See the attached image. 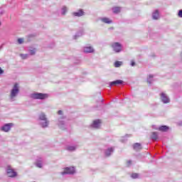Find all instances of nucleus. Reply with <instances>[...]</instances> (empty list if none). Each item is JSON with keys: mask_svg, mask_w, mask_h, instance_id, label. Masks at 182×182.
Segmentation results:
<instances>
[{"mask_svg": "<svg viewBox=\"0 0 182 182\" xmlns=\"http://www.w3.org/2000/svg\"><path fill=\"white\" fill-rule=\"evenodd\" d=\"M153 19H159L160 18V15L159 14V11H155V12L152 14Z\"/></svg>", "mask_w": 182, "mask_h": 182, "instance_id": "ddd939ff", "label": "nucleus"}, {"mask_svg": "<svg viewBox=\"0 0 182 182\" xmlns=\"http://www.w3.org/2000/svg\"><path fill=\"white\" fill-rule=\"evenodd\" d=\"M29 53L31 55H35L36 53V49L34 48V49L29 50Z\"/></svg>", "mask_w": 182, "mask_h": 182, "instance_id": "5701e85b", "label": "nucleus"}, {"mask_svg": "<svg viewBox=\"0 0 182 182\" xmlns=\"http://www.w3.org/2000/svg\"><path fill=\"white\" fill-rule=\"evenodd\" d=\"M18 43H19L20 45L23 43V38H18Z\"/></svg>", "mask_w": 182, "mask_h": 182, "instance_id": "cd10ccee", "label": "nucleus"}, {"mask_svg": "<svg viewBox=\"0 0 182 182\" xmlns=\"http://www.w3.org/2000/svg\"><path fill=\"white\" fill-rule=\"evenodd\" d=\"M151 139L152 140H156V139H158L157 134L155 132H153L151 135Z\"/></svg>", "mask_w": 182, "mask_h": 182, "instance_id": "412c9836", "label": "nucleus"}, {"mask_svg": "<svg viewBox=\"0 0 182 182\" xmlns=\"http://www.w3.org/2000/svg\"><path fill=\"white\" fill-rule=\"evenodd\" d=\"M83 52L85 53H92L95 52V50L93 49V48H92V46H86V47H84Z\"/></svg>", "mask_w": 182, "mask_h": 182, "instance_id": "9d476101", "label": "nucleus"}, {"mask_svg": "<svg viewBox=\"0 0 182 182\" xmlns=\"http://www.w3.org/2000/svg\"><path fill=\"white\" fill-rule=\"evenodd\" d=\"M20 56L23 59H28L29 58V55L28 54H20Z\"/></svg>", "mask_w": 182, "mask_h": 182, "instance_id": "4be33fe9", "label": "nucleus"}, {"mask_svg": "<svg viewBox=\"0 0 182 182\" xmlns=\"http://www.w3.org/2000/svg\"><path fill=\"white\" fill-rule=\"evenodd\" d=\"M48 97L49 95H48V94H43L39 92H36L31 95L32 99H40L41 100L48 99Z\"/></svg>", "mask_w": 182, "mask_h": 182, "instance_id": "7ed1b4c3", "label": "nucleus"}, {"mask_svg": "<svg viewBox=\"0 0 182 182\" xmlns=\"http://www.w3.org/2000/svg\"><path fill=\"white\" fill-rule=\"evenodd\" d=\"M12 126H14V124H12V123L6 124L4 126H3L1 128V130L2 132H9V130H11V127H12Z\"/></svg>", "mask_w": 182, "mask_h": 182, "instance_id": "0eeeda50", "label": "nucleus"}, {"mask_svg": "<svg viewBox=\"0 0 182 182\" xmlns=\"http://www.w3.org/2000/svg\"><path fill=\"white\" fill-rule=\"evenodd\" d=\"M127 163H128V166H130V164L132 163V161H129Z\"/></svg>", "mask_w": 182, "mask_h": 182, "instance_id": "473e14b6", "label": "nucleus"}, {"mask_svg": "<svg viewBox=\"0 0 182 182\" xmlns=\"http://www.w3.org/2000/svg\"><path fill=\"white\" fill-rule=\"evenodd\" d=\"M4 73V70H2L1 68H0V75H2Z\"/></svg>", "mask_w": 182, "mask_h": 182, "instance_id": "7c9ffc66", "label": "nucleus"}, {"mask_svg": "<svg viewBox=\"0 0 182 182\" xmlns=\"http://www.w3.org/2000/svg\"><path fill=\"white\" fill-rule=\"evenodd\" d=\"M102 22H105V23H112V20L107 18H102Z\"/></svg>", "mask_w": 182, "mask_h": 182, "instance_id": "a211bd4d", "label": "nucleus"}, {"mask_svg": "<svg viewBox=\"0 0 182 182\" xmlns=\"http://www.w3.org/2000/svg\"><path fill=\"white\" fill-rule=\"evenodd\" d=\"M36 166H37V167H39V168H41L42 167V162H37L36 164Z\"/></svg>", "mask_w": 182, "mask_h": 182, "instance_id": "bb28decb", "label": "nucleus"}, {"mask_svg": "<svg viewBox=\"0 0 182 182\" xmlns=\"http://www.w3.org/2000/svg\"><path fill=\"white\" fill-rule=\"evenodd\" d=\"M74 16H83L85 15V12H83V10H80L77 12L73 13Z\"/></svg>", "mask_w": 182, "mask_h": 182, "instance_id": "f8f14e48", "label": "nucleus"}, {"mask_svg": "<svg viewBox=\"0 0 182 182\" xmlns=\"http://www.w3.org/2000/svg\"><path fill=\"white\" fill-rule=\"evenodd\" d=\"M123 83V80H117L110 82V86H117L119 85H122Z\"/></svg>", "mask_w": 182, "mask_h": 182, "instance_id": "9b49d317", "label": "nucleus"}, {"mask_svg": "<svg viewBox=\"0 0 182 182\" xmlns=\"http://www.w3.org/2000/svg\"><path fill=\"white\" fill-rule=\"evenodd\" d=\"M112 153H113V149L112 148L108 149L106 152H105V155L106 156H110V154H112Z\"/></svg>", "mask_w": 182, "mask_h": 182, "instance_id": "6ab92c4d", "label": "nucleus"}, {"mask_svg": "<svg viewBox=\"0 0 182 182\" xmlns=\"http://www.w3.org/2000/svg\"><path fill=\"white\" fill-rule=\"evenodd\" d=\"M122 61H117L114 63V66L115 68H120V66H122Z\"/></svg>", "mask_w": 182, "mask_h": 182, "instance_id": "aec40b11", "label": "nucleus"}, {"mask_svg": "<svg viewBox=\"0 0 182 182\" xmlns=\"http://www.w3.org/2000/svg\"><path fill=\"white\" fill-rule=\"evenodd\" d=\"M121 11L120 7H114L112 9V11L114 12V14H119Z\"/></svg>", "mask_w": 182, "mask_h": 182, "instance_id": "f3484780", "label": "nucleus"}, {"mask_svg": "<svg viewBox=\"0 0 182 182\" xmlns=\"http://www.w3.org/2000/svg\"><path fill=\"white\" fill-rule=\"evenodd\" d=\"M152 79H153V75H149L147 80L148 83L149 84L151 83Z\"/></svg>", "mask_w": 182, "mask_h": 182, "instance_id": "393cba45", "label": "nucleus"}, {"mask_svg": "<svg viewBox=\"0 0 182 182\" xmlns=\"http://www.w3.org/2000/svg\"><path fill=\"white\" fill-rule=\"evenodd\" d=\"M168 129V127L167 126H162L159 128V130L160 132H167Z\"/></svg>", "mask_w": 182, "mask_h": 182, "instance_id": "dca6fc26", "label": "nucleus"}, {"mask_svg": "<svg viewBox=\"0 0 182 182\" xmlns=\"http://www.w3.org/2000/svg\"><path fill=\"white\" fill-rule=\"evenodd\" d=\"M67 11H68V9L66 7H63V9H62V14L65 15V14H66Z\"/></svg>", "mask_w": 182, "mask_h": 182, "instance_id": "a878e982", "label": "nucleus"}, {"mask_svg": "<svg viewBox=\"0 0 182 182\" xmlns=\"http://www.w3.org/2000/svg\"><path fill=\"white\" fill-rule=\"evenodd\" d=\"M112 48L114 49L116 53H119V52L122 51V45L119 43H112Z\"/></svg>", "mask_w": 182, "mask_h": 182, "instance_id": "39448f33", "label": "nucleus"}, {"mask_svg": "<svg viewBox=\"0 0 182 182\" xmlns=\"http://www.w3.org/2000/svg\"><path fill=\"white\" fill-rule=\"evenodd\" d=\"M58 114H62V110H59V111L58 112Z\"/></svg>", "mask_w": 182, "mask_h": 182, "instance_id": "2f4dec72", "label": "nucleus"}, {"mask_svg": "<svg viewBox=\"0 0 182 182\" xmlns=\"http://www.w3.org/2000/svg\"><path fill=\"white\" fill-rule=\"evenodd\" d=\"M161 99L163 102V103H168L170 102V99H168V97L164 92H162L161 94Z\"/></svg>", "mask_w": 182, "mask_h": 182, "instance_id": "6e6552de", "label": "nucleus"}, {"mask_svg": "<svg viewBox=\"0 0 182 182\" xmlns=\"http://www.w3.org/2000/svg\"><path fill=\"white\" fill-rule=\"evenodd\" d=\"M75 173V168L74 167H67L64 169V171L61 173V174L63 176V174H74Z\"/></svg>", "mask_w": 182, "mask_h": 182, "instance_id": "423d86ee", "label": "nucleus"}, {"mask_svg": "<svg viewBox=\"0 0 182 182\" xmlns=\"http://www.w3.org/2000/svg\"><path fill=\"white\" fill-rule=\"evenodd\" d=\"M178 16H179V18H182V10H179L178 13Z\"/></svg>", "mask_w": 182, "mask_h": 182, "instance_id": "c85d7f7f", "label": "nucleus"}, {"mask_svg": "<svg viewBox=\"0 0 182 182\" xmlns=\"http://www.w3.org/2000/svg\"><path fill=\"white\" fill-rule=\"evenodd\" d=\"M6 176H8V177H16V176H18V173L16 172L15 169L12 168V166H7L6 167Z\"/></svg>", "mask_w": 182, "mask_h": 182, "instance_id": "f03ea898", "label": "nucleus"}, {"mask_svg": "<svg viewBox=\"0 0 182 182\" xmlns=\"http://www.w3.org/2000/svg\"><path fill=\"white\" fill-rule=\"evenodd\" d=\"M134 150H136V151L139 150H141V144L139 143H136L134 144Z\"/></svg>", "mask_w": 182, "mask_h": 182, "instance_id": "4468645a", "label": "nucleus"}, {"mask_svg": "<svg viewBox=\"0 0 182 182\" xmlns=\"http://www.w3.org/2000/svg\"><path fill=\"white\" fill-rule=\"evenodd\" d=\"M102 124V122L100 119L95 120L92 124V127L94 129H99L100 127V124Z\"/></svg>", "mask_w": 182, "mask_h": 182, "instance_id": "1a4fd4ad", "label": "nucleus"}, {"mask_svg": "<svg viewBox=\"0 0 182 182\" xmlns=\"http://www.w3.org/2000/svg\"><path fill=\"white\" fill-rule=\"evenodd\" d=\"M131 177L132 178H139V173H132Z\"/></svg>", "mask_w": 182, "mask_h": 182, "instance_id": "b1692460", "label": "nucleus"}, {"mask_svg": "<svg viewBox=\"0 0 182 182\" xmlns=\"http://www.w3.org/2000/svg\"><path fill=\"white\" fill-rule=\"evenodd\" d=\"M39 119L42 121L41 122L42 127H48V124H49V122L46 119V115L45 114L41 113L39 116Z\"/></svg>", "mask_w": 182, "mask_h": 182, "instance_id": "20e7f679", "label": "nucleus"}, {"mask_svg": "<svg viewBox=\"0 0 182 182\" xmlns=\"http://www.w3.org/2000/svg\"><path fill=\"white\" fill-rule=\"evenodd\" d=\"M136 65V63H134V60L131 61V66H134Z\"/></svg>", "mask_w": 182, "mask_h": 182, "instance_id": "c756f323", "label": "nucleus"}, {"mask_svg": "<svg viewBox=\"0 0 182 182\" xmlns=\"http://www.w3.org/2000/svg\"><path fill=\"white\" fill-rule=\"evenodd\" d=\"M66 150L68 151H75L76 150V146H68L66 147Z\"/></svg>", "mask_w": 182, "mask_h": 182, "instance_id": "2eb2a0df", "label": "nucleus"}, {"mask_svg": "<svg viewBox=\"0 0 182 182\" xmlns=\"http://www.w3.org/2000/svg\"><path fill=\"white\" fill-rule=\"evenodd\" d=\"M19 94V84L15 83L10 91L9 99L10 102H15L16 96Z\"/></svg>", "mask_w": 182, "mask_h": 182, "instance_id": "f257e3e1", "label": "nucleus"}]
</instances>
